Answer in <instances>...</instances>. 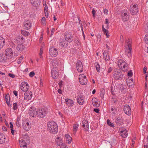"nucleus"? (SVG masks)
<instances>
[{
  "mask_svg": "<svg viewBox=\"0 0 148 148\" xmlns=\"http://www.w3.org/2000/svg\"><path fill=\"white\" fill-rule=\"evenodd\" d=\"M48 129L51 133L55 134L58 131V126L54 121L49 122L47 124Z\"/></svg>",
  "mask_w": 148,
  "mask_h": 148,
  "instance_id": "1",
  "label": "nucleus"
},
{
  "mask_svg": "<svg viewBox=\"0 0 148 148\" xmlns=\"http://www.w3.org/2000/svg\"><path fill=\"white\" fill-rule=\"evenodd\" d=\"M112 76L116 80H121L123 78V74L120 69H115L112 73Z\"/></svg>",
  "mask_w": 148,
  "mask_h": 148,
  "instance_id": "2",
  "label": "nucleus"
},
{
  "mask_svg": "<svg viewBox=\"0 0 148 148\" xmlns=\"http://www.w3.org/2000/svg\"><path fill=\"white\" fill-rule=\"evenodd\" d=\"M132 41L131 39L129 38L126 40L125 42V53L128 56H131L132 49Z\"/></svg>",
  "mask_w": 148,
  "mask_h": 148,
  "instance_id": "3",
  "label": "nucleus"
},
{
  "mask_svg": "<svg viewBox=\"0 0 148 148\" xmlns=\"http://www.w3.org/2000/svg\"><path fill=\"white\" fill-rule=\"evenodd\" d=\"M118 64L119 68L124 71H127L128 69V66L125 62L122 59L118 60Z\"/></svg>",
  "mask_w": 148,
  "mask_h": 148,
  "instance_id": "4",
  "label": "nucleus"
},
{
  "mask_svg": "<svg viewBox=\"0 0 148 148\" xmlns=\"http://www.w3.org/2000/svg\"><path fill=\"white\" fill-rule=\"evenodd\" d=\"M24 138V140L21 139L19 140V143L21 148H27V146L25 141L27 142H29V138L28 136L25 135Z\"/></svg>",
  "mask_w": 148,
  "mask_h": 148,
  "instance_id": "5",
  "label": "nucleus"
},
{
  "mask_svg": "<svg viewBox=\"0 0 148 148\" xmlns=\"http://www.w3.org/2000/svg\"><path fill=\"white\" fill-rule=\"evenodd\" d=\"M121 16L123 21H127L129 19V12L127 10H122L121 12Z\"/></svg>",
  "mask_w": 148,
  "mask_h": 148,
  "instance_id": "6",
  "label": "nucleus"
},
{
  "mask_svg": "<svg viewBox=\"0 0 148 148\" xmlns=\"http://www.w3.org/2000/svg\"><path fill=\"white\" fill-rule=\"evenodd\" d=\"M37 110V119L44 117L47 113L46 110L44 108L39 109Z\"/></svg>",
  "mask_w": 148,
  "mask_h": 148,
  "instance_id": "7",
  "label": "nucleus"
},
{
  "mask_svg": "<svg viewBox=\"0 0 148 148\" xmlns=\"http://www.w3.org/2000/svg\"><path fill=\"white\" fill-rule=\"evenodd\" d=\"M79 79L80 83L82 85L86 84L88 82L86 76L83 74H81L79 75Z\"/></svg>",
  "mask_w": 148,
  "mask_h": 148,
  "instance_id": "8",
  "label": "nucleus"
},
{
  "mask_svg": "<svg viewBox=\"0 0 148 148\" xmlns=\"http://www.w3.org/2000/svg\"><path fill=\"white\" fill-rule=\"evenodd\" d=\"M49 53L52 57H55L58 54L57 49L53 46H51L49 50Z\"/></svg>",
  "mask_w": 148,
  "mask_h": 148,
  "instance_id": "9",
  "label": "nucleus"
},
{
  "mask_svg": "<svg viewBox=\"0 0 148 148\" xmlns=\"http://www.w3.org/2000/svg\"><path fill=\"white\" fill-rule=\"evenodd\" d=\"M29 113L30 116L37 119V110L36 109H34L33 107H31L30 108L29 110Z\"/></svg>",
  "mask_w": 148,
  "mask_h": 148,
  "instance_id": "10",
  "label": "nucleus"
},
{
  "mask_svg": "<svg viewBox=\"0 0 148 148\" xmlns=\"http://www.w3.org/2000/svg\"><path fill=\"white\" fill-rule=\"evenodd\" d=\"M130 11L132 14H136L138 12V10L137 5L136 4L132 5H131L130 7Z\"/></svg>",
  "mask_w": 148,
  "mask_h": 148,
  "instance_id": "11",
  "label": "nucleus"
},
{
  "mask_svg": "<svg viewBox=\"0 0 148 148\" xmlns=\"http://www.w3.org/2000/svg\"><path fill=\"white\" fill-rule=\"evenodd\" d=\"M29 86L27 83L25 82H23L21 84V88L24 92L28 91L29 89Z\"/></svg>",
  "mask_w": 148,
  "mask_h": 148,
  "instance_id": "12",
  "label": "nucleus"
},
{
  "mask_svg": "<svg viewBox=\"0 0 148 148\" xmlns=\"http://www.w3.org/2000/svg\"><path fill=\"white\" fill-rule=\"evenodd\" d=\"M13 53L12 50L11 48H8L5 51V55L8 58L10 59L12 58L13 56Z\"/></svg>",
  "mask_w": 148,
  "mask_h": 148,
  "instance_id": "13",
  "label": "nucleus"
},
{
  "mask_svg": "<svg viewBox=\"0 0 148 148\" xmlns=\"http://www.w3.org/2000/svg\"><path fill=\"white\" fill-rule=\"evenodd\" d=\"M65 40L69 42H71L73 40V38L71 33L69 32H66L65 33Z\"/></svg>",
  "mask_w": 148,
  "mask_h": 148,
  "instance_id": "14",
  "label": "nucleus"
},
{
  "mask_svg": "<svg viewBox=\"0 0 148 148\" xmlns=\"http://www.w3.org/2000/svg\"><path fill=\"white\" fill-rule=\"evenodd\" d=\"M32 92L30 91H26L24 95V98L27 100H29L32 99Z\"/></svg>",
  "mask_w": 148,
  "mask_h": 148,
  "instance_id": "15",
  "label": "nucleus"
},
{
  "mask_svg": "<svg viewBox=\"0 0 148 148\" xmlns=\"http://www.w3.org/2000/svg\"><path fill=\"white\" fill-rule=\"evenodd\" d=\"M124 112L128 115H130L131 113V110L130 106L127 105H125L123 108Z\"/></svg>",
  "mask_w": 148,
  "mask_h": 148,
  "instance_id": "16",
  "label": "nucleus"
},
{
  "mask_svg": "<svg viewBox=\"0 0 148 148\" xmlns=\"http://www.w3.org/2000/svg\"><path fill=\"white\" fill-rule=\"evenodd\" d=\"M82 127L84 128L83 130L85 131H87L89 129V124L87 121L86 120H83L82 123Z\"/></svg>",
  "mask_w": 148,
  "mask_h": 148,
  "instance_id": "17",
  "label": "nucleus"
},
{
  "mask_svg": "<svg viewBox=\"0 0 148 148\" xmlns=\"http://www.w3.org/2000/svg\"><path fill=\"white\" fill-rule=\"evenodd\" d=\"M23 24V27L24 29L28 30L30 28L31 26V24L29 20H25Z\"/></svg>",
  "mask_w": 148,
  "mask_h": 148,
  "instance_id": "18",
  "label": "nucleus"
},
{
  "mask_svg": "<svg viewBox=\"0 0 148 148\" xmlns=\"http://www.w3.org/2000/svg\"><path fill=\"white\" fill-rule=\"evenodd\" d=\"M77 101L79 105H82L83 104L84 102V99L82 95L79 94L78 95Z\"/></svg>",
  "mask_w": 148,
  "mask_h": 148,
  "instance_id": "19",
  "label": "nucleus"
},
{
  "mask_svg": "<svg viewBox=\"0 0 148 148\" xmlns=\"http://www.w3.org/2000/svg\"><path fill=\"white\" fill-rule=\"evenodd\" d=\"M77 70L79 72H81L83 71V66L82 62L80 61H78L76 63Z\"/></svg>",
  "mask_w": 148,
  "mask_h": 148,
  "instance_id": "20",
  "label": "nucleus"
},
{
  "mask_svg": "<svg viewBox=\"0 0 148 148\" xmlns=\"http://www.w3.org/2000/svg\"><path fill=\"white\" fill-rule=\"evenodd\" d=\"M31 125L28 122H25L23 123L22 125L23 129L26 131H28L30 129L31 127Z\"/></svg>",
  "mask_w": 148,
  "mask_h": 148,
  "instance_id": "21",
  "label": "nucleus"
},
{
  "mask_svg": "<svg viewBox=\"0 0 148 148\" xmlns=\"http://www.w3.org/2000/svg\"><path fill=\"white\" fill-rule=\"evenodd\" d=\"M57 71V69H52L51 72V75L52 77L54 79H56L57 77L58 76V73Z\"/></svg>",
  "mask_w": 148,
  "mask_h": 148,
  "instance_id": "22",
  "label": "nucleus"
},
{
  "mask_svg": "<svg viewBox=\"0 0 148 148\" xmlns=\"http://www.w3.org/2000/svg\"><path fill=\"white\" fill-rule=\"evenodd\" d=\"M58 61L56 60H52L51 62V65L53 67L52 69H57V68L58 66Z\"/></svg>",
  "mask_w": 148,
  "mask_h": 148,
  "instance_id": "23",
  "label": "nucleus"
},
{
  "mask_svg": "<svg viewBox=\"0 0 148 148\" xmlns=\"http://www.w3.org/2000/svg\"><path fill=\"white\" fill-rule=\"evenodd\" d=\"M32 4L34 6H37L40 3V0H30Z\"/></svg>",
  "mask_w": 148,
  "mask_h": 148,
  "instance_id": "24",
  "label": "nucleus"
},
{
  "mask_svg": "<svg viewBox=\"0 0 148 148\" xmlns=\"http://www.w3.org/2000/svg\"><path fill=\"white\" fill-rule=\"evenodd\" d=\"M65 136L66 138V143H68L69 144H70L72 139V138L68 134H65Z\"/></svg>",
  "mask_w": 148,
  "mask_h": 148,
  "instance_id": "25",
  "label": "nucleus"
},
{
  "mask_svg": "<svg viewBox=\"0 0 148 148\" xmlns=\"http://www.w3.org/2000/svg\"><path fill=\"white\" fill-rule=\"evenodd\" d=\"M103 58L106 61H108L110 60V57L108 53L105 51H104L103 53Z\"/></svg>",
  "mask_w": 148,
  "mask_h": 148,
  "instance_id": "26",
  "label": "nucleus"
},
{
  "mask_svg": "<svg viewBox=\"0 0 148 148\" xmlns=\"http://www.w3.org/2000/svg\"><path fill=\"white\" fill-rule=\"evenodd\" d=\"M5 138L3 134L0 133V144H2L5 142Z\"/></svg>",
  "mask_w": 148,
  "mask_h": 148,
  "instance_id": "27",
  "label": "nucleus"
},
{
  "mask_svg": "<svg viewBox=\"0 0 148 148\" xmlns=\"http://www.w3.org/2000/svg\"><path fill=\"white\" fill-rule=\"evenodd\" d=\"M5 40L2 37L0 36V49L2 48L4 45Z\"/></svg>",
  "mask_w": 148,
  "mask_h": 148,
  "instance_id": "28",
  "label": "nucleus"
},
{
  "mask_svg": "<svg viewBox=\"0 0 148 148\" xmlns=\"http://www.w3.org/2000/svg\"><path fill=\"white\" fill-rule=\"evenodd\" d=\"M97 99L95 98H93L92 100L93 105L96 107H98L99 106V104L97 101Z\"/></svg>",
  "mask_w": 148,
  "mask_h": 148,
  "instance_id": "29",
  "label": "nucleus"
},
{
  "mask_svg": "<svg viewBox=\"0 0 148 148\" xmlns=\"http://www.w3.org/2000/svg\"><path fill=\"white\" fill-rule=\"evenodd\" d=\"M121 134L123 138H125L128 135L127 131L125 130L121 131Z\"/></svg>",
  "mask_w": 148,
  "mask_h": 148,
  "instance_id": "30",
  "label": "nucleus"
},
{
  "mask_svg": "<svg viewBox=\"0 0 148 148\" xmlns=\"http://www.w3.org/2000/svg\"><path fill=\"white\" fill-rule=\"evenodd\" d=\"M7 59L8 58H7L6 56L5 57L4 55L3 54H0V62H5Z\"/></svg>",
  "mask_w": 148,
  "mask_h": 148,
  "instance_id": "31",
  "label": "nucleus"
},
{
  "mask_svg": "<svg viewBox=\"0 0 148 148\" xmlns=\"http://www.w3.org/2000/svg\"><path fill=\"white\" fill-rule=\"evenodd\" d=\"M60 41L59 43V45L61 47H65V46H66V40L62 39L60 40Z\"/></svg>",
  "mask_w": 148,
  "mask_h": 148,
  "instance_id": "32",
  "label": "nucleus"
},
{
  "mask_svg": "<svg viewBox=\"0 0 148 148\" xmlns=\"http://www.w3.org/2000/svg\"><path fill=\"white\" fill-rule=\"evenodd\" d=\"M113 69L111 67H109L108 69L107 74L105 75L103 74L104 77L105 78H107V77L108 76V73H110L112 71Z\"/></svg>",
  "mask_w": 148,
  "mask_h": 148,
  "instance_id": "33",
  "label": "nucleus"
},
{
  "mask_svg": "<svg viewBox=\"0 0 148 148\" xmlns=\"http://www.w3.org/2000/svg\"><path fill=\"white\" fill-rule=\"evenodd\" d=\"M24 47L23 45L20 43L18 44L16 49L18 51H22L24 49Z\"/></svg>",
  "mask_w": 148,
  "mask_h": 148,
  "instance_id": "34",
  "label": "nucleus"
},
{
  "mask_svg": "<svg viewBox=\"0 0 148 148\" xmlns=\"http://www.w3.org/2000/svg\"><path fill=\"white\" fill-rule=\"evenodd\" d=\"M95 67L97 71L98 72H100V65L98 62H95Z\"/></svg>",
  "mask_w": 148,
  "mask_h": 148,
  "instance_id": "35",
  "label": "nucleus"
},
{
  "mask_svg": "<svg viewBox=\"0 0 148 148\" xmlns=\"http://www.w3.org/2000/svg\"><path fill=\"white\" fill-rule=\"evenodd\" d=\"M21 32L22 34L25 36H27L29 35V33L27 31L21 30Z\"/></svg>",
  "mask_w": 148,
  "mask_h": 148,
  "instance_id": "36",
  "label": "nucleus"
},
{
  "mask_svg": "<svg viewBox=\"0 0 148 148\" xmlns=\"http://www.w3.org/2000/svg\"><path fill=\"white\" fill-rule=\"evenodd\" d=\"M123 120L120 118H117L116 120V122L117 124L120 125L123 123Z\"/></svg>",
  "mask_w": 148,
  "mask_h": 148,
  "instance_id": "37",
  "label": "nucleus"
},
{
  "mask_svg": "<svg viewBox=\"0 0 148 148\" xmlns=\"http://www.w3.org/2000/svg\"><path fill=\"white\" fill-rule=\"evenodd\" d=\"M79 125L77 124H76L73 125V130L74 132L75 133L77 131Z\"/></svg>",
  "mask_w": 148,
  "mask_h": 148,
  "instance_id": "38",
  "label": "nucleus"
},
{
  "mask_svg": "<svg viewBox=\"0 0 148 148\" xmlns=\"http://www.w3.org/2000/svg\"><path fill=\"white\" fill-rule=\"evenodd\" d=\"M108 125L110 126L114 127V126L113 123H112L110 120L108 119L107 121Z\"/></svg>",
  "mask_w": 148,
  "mask_h": 148,
  "instance_id": "39",
  "label": "nucleus"
},
{
  "mask_svg": "<svg viewBox=\"0 0 148 148\" xmlns=\"http://www.w3.org/2000/svg\"><path fill=\"white\" fill-rule=\"evenodd\" d=\"M20 119L19 118H18L17 119V120L16 121V125L18 127H19L20 126L21 124L20 122Z\"/></svg>",
  "mask_w": 148,
  "mask_h": 148,
  "instance_id": "40",
  "label": "nucleus"
},
{
  "mask_svg": "<svg viewBox=\"0 0 148 148\" xmlns=\"http://www.w3.org/2000/svg\"><path fill=\"white\" fill-rule=\"evenodd\" d=\"M10 97L9 94H7L5 97V100L6 101L7 103H8V101H9Z\"/></svg>",
  "mask_w": 148,
  "mask_h": 148,
  "instance_id": "41",
  "label": "nucleus"
},
{
  "mask_svg": "<svg viewBox=\"0 0 148 148\" xmlns=\"http://www.w3.org/2000/svg\"><path fill=\"white\" fill-rule=\"evenodd\" d=\"M65 101L66 102H68V103H69L71 104V105L72 106L73 104V101L69 99H66Z\"/></svg>",
  "mask_w": 148,
  "mask_h": 148,
  "instance_id": "42",
  "label": "nucleus"
},
{
  "mask_svg": "<svg viewBox=\"0 0 148 148\" xmlns=\"http://www.w3.org/2000/svg\"><path fill=\"white\" fill-rule=\"evenodd\" d=\"M105 91L104 90H101V92L100 93V97L102 99H103L104 97V95L105 94L104 92Z\"/></svg>",
  "mask_w": 148,
  "mask_h": 148,
  "instance_id": "43",
  "label": "nucleus"
},
{
  "mask_svg": "<svg viewBox=\"0 0 148 148\" xmlns=\"http://www.w3.org/2000/svg\"><path fill=\"white\" fill-rule=\"evenodd\" d=\"M17 104L16 103H13V108L14 110H16L17 108Z\"/></svg>",
  "mask_w": 148,
  "mask_h": 148,
  "instance_id": "44",
  "label": "nucleus"
},
{
  "mask_svg": "<svg viewBox=\"0 0 148 148\" xmlns=\"http://www.w3.org/2000/svg\"><path fill=\"white\" fill-rule=\"evenodd\" d=\"M111 111L113 114H116V108L113 107H111Z\"/></svg>",
  "mask_w": 148,
  "mask_h": 148,
  "instance_id": "45",
  "label": "nucleus"
},
{
  "mask_svg": "<svg viewBox=\"0 0 148 148\" xmlns=\"http://www.w3.org/2000/svg\"><path fill=\"white\" fill-rule=\"evenodd\" d=\"M111 102L115 103H117V101L116 98L114 97H112L111 99Z\"/></svg>",
  "mask_w": 148,
  "mask_h": 148,
  "instance_id": "46",
  "label": "nucleus"
},
{
  "mask_svg": "<svg viewBox=\"0 0 148 148\" xmlns=\"http://www.w3.org/2000/svg\"><path fill=\"white\" fill-rule=\"evenodd\" d=\"M45 17H43L41 19V23L43 25H45Z\"/></svg>",
  "mask_w": 148,
  "mask_h": 148,
  "instance_id": "47",
  "label": "nucleus"
},
{
  "mask_svg": "<svg viewBox=\"0 0 148 148\" xmlns=\"http://www.w3.org/2000/svg\"><path fill=\"white\" fill-rule=\"evenodd\" d=\"M23 59V57L22 56L20 57L17 60V62L18 64L20 63Z\"/></svg>",
  "mask_w": 148,
  "mask_h": 148,
  "instance_id": "48",
  "label": "nucleus"
},
{
  "mask_svg": "<svg viewBox=\"0 0 148 148\" xmlns=\"http://www.w3.org/2000/svg\"><path fill=\"white\" fill-rule=\"evenodd\" d=\"M145 41L146 43L148 44V35H146L145 36Z\"/></svg>",
  "mask_w": 148,
  "mask_h": 148,
  "instance_id": "49",
  "label": "nucleus"
},
{
  "mask_svg": "<svg viewBox=\"0 0 148 148\" xmlns=\"http://www.w3.org/2000/svg\"><path fill=\"white\" fill-rule=\"evenodd\" d=\"M60 148H68L65 144L64 143H62L61 145Z\"/></svg>",
  "mask_w": 148,
  "mask_h": 148,
  "instance_id": "50",
  "label": "nucleus"
},
{
  "mask_svg": "<svg viewBox=\"0 0 148 148\" xmlns=\"http://www.w3.org/2000/svg\"><path fill=\"white\" fill-rule=\"evenodd\" d=\"M133 73L132 71L131 70H130L128 71L127 73V75L131 77L132 76Z\"/></svg>",
  "mask_w": 148,
  "mask_h": 148,
  "instance_id": "51",
  "label": "nucleus"
},
{
  "mask_svg": "<svg viewBox=\"0 0 148 148\" xmlns=\"http://www.w3.org/2000/svg\"><path fill=\"white\" fill-rule=\"evenodd\" d=\"M55 141L57 145L60 146V143H62L61 140H56Z\"/></svg>",
  "mask_w": 148,
  "mask_h": 148,
  "instance_id": "52",
  "label": "nucleus"
},
{
  "mask_svg": "<svg viewBox=\"0 0 148 148\" xmlns=\"http://www.w3.org/2000/svg\"><path fill=\"white\" fill-rule=\"evenodd\" d=\"M120 41L121 43H123L124 42V38L122 35L120 36Z\"/></svg>",
  "mask_w": 148,
  "mask_h": 148,
  "instance_id": "53",
  "label": "nucleus"
},
{
  "mask_svg": "<svg viewBox=\"0 0 148 148\" xmlns=\"http://www.w3.org/2000/svg\"><path fill=\"white\" fill-rule=\"evenodd\" d=\"M35 73L34 71H32L29 74V76L31 77H33Z\"/></svg>",
  "mask_w": 148,
  "mask_h": 148,
  "instance_id": "54",
  "label": "nucleus"
},
{
  "mask_svg": "<svg viewBox=\"0 0 148 148\" xmlns=\"http://www.w3.org/2000/svg\"><path fill=\"white\" fill-rule=\"evenodd\" d=\"M43 51V50L41 48L40 50V52L39 53L40 56V58H41L42 57V53Z\"/></svg>",
  "mask_w": 148,
  "mask_h": 148,
  "instance_id": "55",
  "label": "nucleus"
},
{
  "mask_svg": "<svg viewBox=\"0 0 148 148\" xmlns=\"http://www.w3.org/2000/svg\"><path fill=\"white\" fill-rule=\"evenodd\" d=\"M92 16L93 17H95V11L94 10V9H92Z\"/></svg>",
  "mask_w": 148,
  "mask_h": 148,
  "instance_id": "56",
  "label": "nucleus"
},
{
  "mask_svg": "<svg viewBox=\"0 0 148 148\" xmlns=\"http://www.w3.org/2000/svg\"><path fill=\"white\" fill-rule=\"evenodd\" d=\"M8 75L9 76L11 77L12 78L14 77L15 76V75L14 74L12 73H9Z\"/></svg>",
  "mask_w": 148,
  "mask_h": 148,
  "instance_id": "57",
  "label": "nucleus"
},
{
  "mask_svg": "<svg viewBox=\"0 0 148 148\" xmlns=\"http://www.w3.org/2000/svg\"><path fill=\"white\" fill-rule=\"evenodd\" d=\"M44 10L45 12H48V6L47 5L45 6L44 8Z\"/></svg>",
  "mask_w": 148,
  "mask_h": 148,
  "instance_id": "58",
  "label": "nucleus"
},
{
  "mask_svg": "<svg viewBox=\"0 0 148 148\" xmlns=\"http://www.w3.org/2000/svg\"><path fill=\"white\" fill-rule=\"evenodd\" d=\"M79 25H80V27L82 28V26L83 25H82V23L81 20V21H79Z\"/></svg>",
  "mask_w": 148,
  "mask_h": 148,
  "instance_id": "59",
  "label": "nucleus"
},
{
  "mask_svg": "<svg viewBox=\"0 0 148 148\" xmlns=\"http://www.w3.org/2000/svg\"><path fill=\"white\" fill-rule=\"evenodd\" d=\"M63 83V82L62 80L60 81L59 82L58 84H59V86H60V87L62 86V85Z\"/></svg>",
  "mask_w": 148,
  "mask_h": 148,
  "instance_id": "60",
  "label": "nucleus"
},
{
  "mask_svg": "<svg viewBox=\"0 0 148 148\" xmlns=\"http://www.w3.org/2000/svg\"><path fill=\"white\" fill-rule=\"evenodd\" d=\"M147 70V68L146 66H145L143 68V72L144 73H146Z\"/></svg>",
  "mask_w": 148,
  "mask_h": 148,
  "instance_id": "61",
  "label": "nucleus"
},
{
  "mask_svg": "<svg viewBox=\"0 0 148 148\" xmlns=\"http://www.w3.org/2000/svg\"><path fill=\"white\" fill-rule=\"evenodd\" d=\"M55 32V29L54 28H52L51 30V36H52L53 34V33H54Z\"/></svg>",
  "mask_w": 148,
  "mask_h": 148,
  "instance_id": "62",
  "label": "nucleus"
},
{
  "mask_svg": "<svg viewBox=\"0 0 148 148\" xmlns=\"http://www.w3.org/2000/svg\"><path fill=\"white\" fill-rule=\"evenodd\" d=\"M99 110L97 108H95L94 109V111L96 112L97 113H98L99 112Z\"/></svg>",
  "mask_w": 148,
  "mask_h": 148,
  "instance_id": "63",
  "label": "nucleus"
},
{
  "mask_svg": "<svg viewBox=\"0 0 148 148\" xmlns=\"http://www.w3.org/2000/svg\"><path fill=\"white\" fill-rule=\"evenodd\" d=\"M104 13L105 14H107L108 12V10L106 9H104L103 10Z\"/></svg>",
  "mask_w": 148,
  "mask_h": 148,
  "instance_id": "64",
  "label": "nucleus"
}]
</instances>
